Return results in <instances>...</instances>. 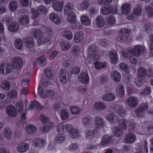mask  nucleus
<instances>
[{
  "instance_id": "1",
  "label": "nucleus",
  "mask_w": 153,
  "mask_h": 153,
  "mask_svg": "<svg viewBox=\"0 0 153 153\" xmlns=\"http://www.w3.org/2000/svg\"><path fill=\"white\" fill-rule=\"evenodd\" d=\"M117 49L120 52L122 58L129 59L131 62L134 64H135L136 62V58L134 56H138L143 54L146 50L144 45H137L134 46L133 50L130 48L128 49V51L129 53L132 55L131 56L121 47L119 46Z\"/></svg>"
},
{
  "instance_id": "2",
  "label": "nucleus",
  "mask_w": 153,
  "mask_h": 153,
  "mask_svg": "<svg viewBox=\"0 0 153 153\" xmlns=\"http://www.w3.org/2000/svg\"><path fill=\"white\" fill-rule=\"evenodd\" d=\"M16 111L13 105H8L6 108V112L9 116L11 117H15L17 114V111L21 113L23 111L24 107L23 104L21 102L19 101L17 102L16 105Z\"/></svg>"
},
{
  "instance_id": "3",
  "label": "nucleus",
  "mask_w": 153,
  "mask_h": 153,
  "mask_svg": "<svg viewBox=\"0 0 153 153\" xmlns=\"http://www.w3.org/2000/svg\"><path fill=\"white\" fill-rule=\"evenodd\" d=\"M138 74L140 77H138L135 80V83L136 85L138 87H140L142 85V82L141 81V77L147 76L149 77H153V73L151 71L149 70L146 71L143 68H140L138 71Z\"/></svg>"
},
{
  "instance_id": "4",
  "label": "nucleus",
  "mask_w": 153,
  "mask_h": 153,
  "mask_svg": "<svg viewBox=\"0 0 153 153\" xmlns=\"http://www.w3.org/2000/svg\"><path fill=\"white\" fill-rule=\"evenodd\" d=\"M40 120L43 123V127L40 128V130L43 132H47L49 129L53 126V123L51 121H48L49 119L45 115L42 114L40 116Z\"/></svg>"
},
{
  "instance_id": "5",
  "label": "nucleus",
  "mask_w": 153,
  "mask_h": 153,
  "mask_svg": "<svg viewBox=\"0 0 153 153\" xmlns=\"http://www.w3.org/2000/svg\"><path fill=\"white\" fill-rule=\"evenodd\" d=\"M33 35L35 37L38 38L37 44L39 46L44 44L48 41L47 39H45L43 33L39 30H35Z\"/></svg>"
},
{
  "instance_id": "6",
  "label": "nucleus",
  "mask_w": 153,
  "mask_h": 153,
  "mask_svg": "<svg viewBox=\"0 0 153 153\" xmlns=\"http://www.w3.org/2000/svg\"><path fill=\"white\" fill-rule=\"evenodd\" d=\"M97 47L95 45H92L89 47L88 52L89 56L88 59H90V63H91V60L98 59L99 56L97 54Z\"/></svg>"
},
{
  "instance_id": "7",
  "label": "nucleus",
  "mask_w": 153,
  "mask_h": 153,
  "mask_svg": "<svg viewBox=\"0 0 153 153\" xmlns=\"http://www.w3.org/2000/svg\"><path fill=\"white\" fill-rule=\"evenodd\" d=\"M45 4H49L51 2L54 10L56 11H59L62 10L63 7V2H59V0H44Z\"/></svg>"
},
{
  "instance_id": "8",
  "label": "nucleus",
  "mask_w": 153,
  "mask_h": 153,
  "mask_svg": "<svg viewBox=\"0 0 153 153\" xmlns=\"http://www.w3.org/2000/svg\"><path fill=\"white\" fill-rule=\"evenodd\" d=\"M11 64L14 68L18 70L22 67L23 62L22 59L21 57L16 56L12 59Z\"/></svg>"
},
{
  "instance_id": "9",
  "label": "nucleus",
  "mask_w": 153,
  "mask_h": 153,
  "mask_svg": "<svg viewBox=\"0 0 153 153\" xmlns=\"http://www.w3.org/2000/svg\"><path fill=\"white\" fill-rule=\"evenodd\" d=\"M37 12H36L34 10H31L30 13L29 14V16L33 19H34L38 16L39 14L42 13L43 14H45L47 12V8L43 6L39 7L37 10Z\"/></svg>"
},
{
  "instance_id": "10",
  "label": "nucleus",
  "mask_w": 153,
  "mask_h": 153,
  "mask_svg": "<svg viewBox=\"0 0 153 153\" xmlns=\"http://www.w3.org/2000/svg\"><path fill=\"white\" fill-rule=\"evenodd\" d=\"M5 70L6 74H8L12 71V68L9 64L6 62H3L0 64V74H4Z\"/></svg>"
},
{
  "instance_id": "11",
  "label": "nucleus",
  "mask_w": 153,
  "mask_h": 153,
  "mask_svg": "<svg viewBox=\"0 0 153 153\" xmlns=\"http://www.w3.org/2000/svg\"><path fill=\"white\" fill-rule=\"evenodd\" d=\"M38 92L40 97L42 98H45L48 97H52L55 94L54 91L51 90H48L44 92L42 91L41 87L39 86Z\"/></svg>"
},
{
  "instance_id": "12",
  "label": "nucleus",
  "mask_w": 153,
  "mask_h": 153,
  "mask_svg": "<svg viewBox=\"0 0 153 153\" xmlns=\"http://www.w3.org/2000/svg\"><path fill=\"white\" fill-rule=\"evenodd\" d=\"M141 13V9L139 6L136 7L133 10V14L130 15L128 18L129 20H131L132 22L136 20L138 17L140 15Z\"/></svg>"
},
{
  "instance_id": "13",
  "label": "nucleus",
  "mask_w": 153,
  "mask_h": 153,
  "mask_svg": "<svg viewBox=\"0 0 153 153\" xmlns=\"http://www.w3.org/2000/svg\"><path fill=\"white\" fill-rule=\"evenodd\" d=\"M135 134L132 133H130L126 134L124 137V142L127 143H134L136 140Z\"/></svg>"
},
{
  "instance_id": "14",
  "label": "nucleus",
  "mask_w": 153,
  "mask_h": 153,
  "mask_svg": "<svg viewBox=\"0 0 153 153\" xmlns=\"http://www.w3.org/2000/svg\"><path fill=\"white\" fill-rule=\"evenodd\" d=\"M78 79L82 83L86 84L89 83L90 78L87 73L81 72L78 76Z\"/></svg>"
},
{
  "instance_id": "15",
  "label": "nucleus",
  "mask_w": 153,
  "mask_h": 153,
  "mask_svg": "<svg viewBox=\"0 0 153 153\" xmlns=\"http://www.w3.org/2000/svg\"><path fill=\"white\" fill-rule=\"evenodd\" d=\"M126 103L131 108H134L137 105V99L134 97H131L128 98L126 101Z\"/></svg>"
},
{
  "instance_id": "16",
  "label": "nucleus",
  "mask_w": 153,
  "mask_h": 153,
  "mask_svg": "<svg viewBox=\"0 0 153 153\" xmlns=\"http://www.w3.org/2000/svg\"><path fill=\"white\" fill-rule=\"evenodd\" d=\"M68 72L65 69L61 70L59 77V80L62 84H65L67 82V75Z\"/></svg>"
},
{
  "instance_id": "17",
  "label": "nucleus",
  "mask_w": 153,
  "mask_h": 153,
  "mask_svg": "<svg viewBox=\"0 0 153 153\" xmlns=\"http://www.w3.org/2000/svg\"><path fill=\"white\" fill-rule=\"evenodd\" d=\"M148 108V106L146 103H142L140 105L139 108L135 111V114L137 116L141 117V114L144 111L147 110Z\"/></svg>"
},
{
  "instance_id": "18",
  "label": "nucleus",
  "mask_w": 153,
  "mask_h": 153,
  "mask_svg": "<svg viewBox=\"0 0 153 153\" xmlns=\"http://www.w3.org/2000/svg\"><path fill=\"white\" fill-rule=\"evenodd\" d=\"M109 56L111 63L115 64L118 62L119 58L117 53L115 50L110 51Z\"/></svg>"
},
{
  "instance_id": "19",
  "label": "nucleus",
  "mask_w": 153,
  "mask_h": 153,
  "mask_svg": "<svg viewBox=\"0 0 153 153\" xmlns=\"http://www.w3.org/2000/svg\"><path fill=\"white\" fill-rule=\"evenodd\" d=\"M71 128V125L68 124L64 125L63 124H60L57 126V130L59 132H64L65 131L68 132L69 129Z\"/></svg>"
},
{
  "instance_id": "20",
  "label": "nucleus",
  "mask_w": 153,
  "mask_h": 153,
  "mask_svg": "<svg viewBox=\"0 0 153 153\" xmlns=\"http://www.w3.org/2000/svg\"><path fill=\"white\" fill-rule=\"evenodd\" d=\"M29 146L26 143H22L18 145L17 147V151L21 153L25 152L29 149Z\"/></svg>"
},
{
  "instance_id": "21",
  "label": "nucleus",
  "mask_w": 153,
  "mask_h": 153,
  "mask_svg": "<svg viewBox=\"0 0 153 153\" xmlns=\"http://www.w3.org/2000/svg\"><path fill=\"white\" fill-rule=\"evenodd\" d=\"M100 11L101 13L104 15H107L111 13L116 14L117 13V10L116 9L113 10L111 7L108 8L103 7L101 9Z\"/></svg>"
},
{
  "instance_id": "22",
  "label": "nucleus",
  "mask_w": 153,
  "mask_h": 153,
  "mask_svg": "<svg viewBox=\"0 0 153 153\" xmlns=\"http://www.w3.org/2000/svg\"><path fill=\"white\" fill-rule=\"evenodd\" d=\"M84 39V35L80 31L77 32L74 35V40L76 43H79L83 41Z\"/></svg>"
},
{
  "instance_id": "23",
  "label": "nucleus",
  "mask_w": 153,
  "mask_h": 153,
  "mask_svg": "<svg viewBox=\"0 0 153 153\" xmlns=\"http://www.w3.org/2000/svg\"><path fill=\"white\" fill-rule=\"evenodd\" d=\"M116 94L119 97H122L125 94V89L124 86L120 85L117 86L116 90Z\"/></svg>"
},
{
  "instance_id": "24",
  "label": "nucleus",
  "mask_w": 153,
  "mask_h": 153,
  "mask_svg": "<svg viewBox=\"0 0 153 153\" xmlns=\"http://www.w3.org/2000/svg\"><path fill=\"white\" fill-rule=\"evenodd\" d=\"M115 95L111 93H108L104 94L102 97V99L104 101H110L114 100Z\"/></svg>"
},
{
  "instance_id": "25",
  "label": "nucleus",
  "mask_w": 153,
  "mask_h": 153,
  "mask_svg": "<svg viewBox=\"0 0 153 153\" xmlns=\"http://www.w3.org/2000/svg\"><path fill=\"white\" fill-rule=\"evenodd\" d=\"M25 129L28 134H32L35 133L37 130L36 128L33 125L28 124L26 126Z\"/></svg>"
},
{
  "instance_id": "26",
  "label": "nucleus",
  "mask_w": 153,
  "mask_h": 153,
  "mask_svg": "<svg viewBox=\"0 0 153 153\" xmlns=\"http://www.w3.org/2000/svg\"><path fill=\"white\" fill-rule=\"evenodd\" d=\"M111 78L115 82H119L121 79L120 73L117 71H114L111 74Z\"/></svg>"
},
{
  "instance_id": "27",
  "label": "nucleus",
  "mask_w": 153,
  "mask_h": 153,
  "mask_svg": "<svg viewBox=\"0 0 153 153\" xmlns=\"http://www.w3.org/2000/svg\"><path fill=\"white\" fill-rule=\"evenodd\" d=\"M50 19L53 22L56 24L60 23L61 20L59 16L54 13L51 14L50 16Z\"/></svg>"
},
{
  "instance_id": "28",
  "label": "nucleus",
  "mask_w": 153,
  "mask_h": 153,
  "mask_svg": "<svg viewBox=\"0 0 153 153\" xmlns=\"http://www.w3.org/2000/svg\"><path fill=\"white\" fill-rule=\"evenodd\" d=\"M46 142L42 138H38L34 140L33 141V145L37 147L44 146L46 144Z\"/></svg>"
},
{
  "instance_id": "29",
  "label": "nucleus",
  "mask_w": 153,
  "mask_h": 153,
  "mask_svg": "<svg viewBox=\"0 0 153 153\" xmlns=\"http://www.w3.org/2000/svg\"><path fill=\"white\" fill-rule=\"evenodd\" d=\"M19 22L22 25H26L29 23V19L26 15L20 16L19 18Z\"/></svg>"
},
{
  "instance_id": "30",
  "label": "nucleus",
  "mask_w": 153,
  "mask_h": 153,
  "mask_svg": "<svg viewBox=\"0 0 153 153\" xmlns=\"http://www.w3.org/2000/svg\"><path fill=\"white\" fill-rule=\"evenodd\" d=\"M122 13L124 14H127L130 12V6L129 4L126 3L123 4L121 7Z\"/></svg>"
},
{
  "instance_id": "31",
  "label": "nucleus",
  "mask_w": 153,
  "mask_h": 153,
  "mask_svg": "<svg viewBox=\"0 0 153 153\" xmlns=\"http://www.w3.org/2000/svg\"><path fill=\"white\" fill-rule=\"evenodd\" d=\"M19 28V25L16 22L11 23L8 27V30L10 32H16L18 30Z\"/></svg>"
},
{
  "instance_id": "32",
  "label": "nucleus",
  "mask_w": 153,
  "mask_h": 153,
  "mask_svg": "<svg viewBox=\"0 0 153 153\" xmlns=\"http://www.w3.org/2000/svg\"><path fill=\"white\" fill-rule=\"evenodd\" d=\"M68 132L70 136L72 138H76L79 136V134L77 130L74 129L71 126V128L68 130Z\"/></svg>"
},
{
  "instance_id": "33",
  "label": "nucleus",
  "mask_w": 153,
  "mask_h": 153,
  "mask_svg": "<svg viewBox=\"0 0 153 153\" xmlns=\"http://www.w3.org/2000/svg\"><path fill=\"white\" fill-rule=\"evenodd\" d=\"M94 125L97 129L101 128L103 126V121L102 119L99 117H97L95 119Z\"/></svg>"
},
{
  "instance_id": "34",
  "label": "nucleus",
  "mask_w": 153,
  "mask_h": 153,
  "mask_svg": "<svg viewBox=\"0 0 153 153\" xmlns=\"http://www.w3.org/2000/svg\"><path fill=\"white\" fill-rule=\"evenodd\" d=\"M65 139V137L62 134L59 133L56 137L55 142L57 143H61L64 142Z\"/></svg>"
},
{
  "instance_id": "35",
  "label": "nucleus",
  "mask_w": 153,
  "mask_h": 153,
  "mask_svg": "<svg viewBox=\"0 0 153 153\" xmlns=\"http://www.w3.org/2000/svg\"><path fill=\"white\" fill-rule=\"evenodd\" d=\"M81 22L83 25L88 26L91 24V21L88 17L84 16H81Z\"/></svg>"
},
{
  "instance_id": "36",
  "label": "nucleus",
  "mask_w": 153,
  "mask_h": 153,
  "mask_svg": "<svg viewBox=\"0 0 153 153\" xmlns=\"http://www.w3.org/2000/svg\"><path fill=\"white\" fill-rule=\"evenodd\" d=\"M25 40L27 47L31 48L34 47V42L32 38H25Z\"/></svg>"
},
{
  "instance_id": "37",
  "label": "nucleus",
  "mask_w": 153,
  "mask_h": 153,
  "mask_svg": "<svg viewBox=\"0 0 153 153\" xmlns=\"http://www.w3.org/2000/svg\"><path fill=\"white\" fill-rule=\"evenodd\" d=\"M63 36L66 39L71 40L73 38V34L72 32L68 30H65L62 33Z\"/></svg>"
},
{
  "instance_id": "38",
  "label": "nucleus",
  "mask_w": 153,
  "mask_h": 153,
  "mask_svg": "<svg viewBox=\"0 0 153 153\" xmlns=\"http://www.w3.org/2000/svg\"><path fill=\"white\" fill-rule=\"evenodd\" d=\"M1 88L4 91L8 90L10 87V84L9 82L7 81H4L1 84Z\"/></svg>"
},
{
  "instance_id": "39",
  "label": "nucleus",
  "mask_w": 153,
  "mask_h": 153,
  "mask_svg": "<svg viewBox=\"0 0 153 153\" xmlns=\"http://www.w3.org/2000/svg\"><path fill=\"white\" fill-rule=\"evenodd\" d=\"M111 140V137L108 135L104 136L102 138L100 143L101 145H104L110 143Z\"/></svg>"
},
{
  "instance_id": "40",
  "label": "nucleus",
  "mask_w": 153,
  "mask_h": 153,
  "mask_svg": "<svg viewBox=\"0 0 153 153\" xmlns=\"http://www.w3.org/2000/svg\"><path fill=\"white\" fill-rule=\"evenodd\" d=\"M35 107H36L37 109L38 110L42 108L41 105H40V103L38 102H37L36 101L34 100L30 104L29 107H28V109L29 110H31Z\"/></svg>"
},
{
  "instance_id": "41",
  "label": "nucleus",
  "mask_w": 153,
  "mask_h": 153,
  "mask_svg": "<svg viewBox=\"0 0 153 153\" xmlns=\"http://www.w3.org/2000/svg\"><path fill=\"white\" fill-rule=\"evenodd\" d=\"M94 107L95 109L98 110H102L105 108V106L103 103L97 102L94 104Z\"/></svg>"
},
{
  "instance_id": "42",
  "label": "nucleus",
  "mask_w": 153,
  "mask_h": 153,
  "mask_svg": "<svg viewBox=\"0 0 153 153\" xmlns=\"http://www.w3.org/2000/svg\"><path fill=\"white\" fill-rule=\"evenodd\" d=\"M96 23L97 26L99 27H103L105 25L104 21L101 16H98L97 18Z\"/></svg>"
},
{
  "instance_id": "43",
  "label": "nucleus",
  "mask_w": 153,
  "mask_h": 153,
  "mask_svg": "<svg viewBox=\"0 0 153 153\" xmlns=\"http://www.w3.org/2000/svg\"><path fill=\"white\" fill-rule=\"evenodd\" d=\"M130 33V30L126 28H123L121 30L119 34L121 36H123V37H125L126 39V38L128 36Z\"/></svg>"
},
{
  "instance_id": "44",
  "label": "nucleus",
  "mask_w": 153,
  "mask_h": 153,
  "mask_svg": "<svg viewBox=\"0 0 153 153\" xmlns=\"http://www.w3.org/2000/svg\"><path fill=\"white\" fill-rule=\"evenodd\" d=\"M37 62H39L41 66H43L47 64V60L45 56H42L39 59H36L35 62V63H36Z\"/></svg>"
},
{
  "instance_id": "45",
  "label": "nucleus",
  "mask_w": 153,
  "mask_h": 153,
  "mask_svg": "<svg viewBox=\"0 0 153 153\" xmlns=\"http://www.w3.org/2000/svg\"><path fill=\"white\" fill-rule=\"evenodd\" d=\"M61 118L63 120H65L67 119L69 116V114L68 111L66 109H63L61 110L60 113Z\"/></svg>"
},
{
  "instance_id": "46",
  "label": "nucleus",
  "mask_w": 153,
  "mask_h": 153,
  "mask_svg": "<svg viewBox=\"0 0 153 153\" xmlns=\"http://www.w3.org/2000/svg\"><path fill=\"white\" fill-rule=\"evenodd\" d=\"M14 45L16 49L19 50L21 49L23 45L22 41L20 39H16L14 41Z\"/></svg>"
},
{
  "instance_id": "47",
  "label": "nucleus",
  "mask_w": 153,
  "mask_h": 153,
  "mask_svg": "<svg viewBox=\"0 0 153 153\" xmlns=\"http://www.w3.org/2000/svg\"><path fill=\"white\" fill-rule=\"evenodd\" d=\"M72 7V5L70 3H68L66 4L64 7V11L66 14H70V12H73V9Z\"/></svg>"
},
{
  "instance_id": "48",
  "label": "nucleus",
  "mask_w": 153,
  "mask_h": 153,
  "mask_svg": "<svg viewBox=\"0 0 153 153\" xmlns=\"http://www.w3.org/2000/svg\"><path fill=\"white\" fill-rule=\"evenodd\" d=\"M81 52L80 48L78 46L74 47L71 51V53L73 55H76Z\"/></svg>"
},
{
  "instance_id": "49",
  "label": "nucleus",
  "mask_w": 153,
  "mask_h": 153,
  "mask_svg": "<svg viewBox=\"0 0 153 153\" xmlns=\"http://www.w3.org/2000/svg\"><path fill=\"white\" fill-rule=\"evenodd\" d=\"M9 7L11 10L14 11L16 10L18 7L17 3L14 1H11L9 4Z\"/></svg>"
},
{
  "instance_id": "50",
  "label": "nucleus",
  "mask_w": 153,
  "mask_h": 153,
  "mask_svg": "<svg viewBox=\"0 0 153 153\" xmlns=\"http://www.w3.org/2000/svg\"><path fill=\"white\" fill-rule=\"evenodd\" d=\"M71 47L70 45L67 42H62L61 43V48L62 50L66 51L69 50Z\"/></svg>"
},
{
  "instance_id": "51",
  "label": "nucleus",
  "mask_w": 153,
  "mask_h": 153,
  "mask_svg": "<svg viewBox=\"0 0 153 153\" xmlns=\"http://www.w3.org/2000/svg\"><path fill=\"white\" fill-rule=\"evenodd\" d=\"M117 117H114L112 114H109L107 115L106 117V119L111 123H115V120H116Z\"/></svg>"
},
{
  "instance_id": "52",
  "label": "nucleus",
  "mask_w": 153,
  "mask_h": 153,
  "mask_svg": "<svg viewBox=\"0 0 153 153\" xmlns=\"http://www.w3.org/2000/svg\"><path fill=\"white\" fill-rule=\"evenodd\" d=\"M118 0H98V2L100 5H104L108 4L110 3L112 1L117 2Z\"/></svg>"
},
{
  "instance_id": "53",
  "label": "nucleus",
  "mask_w": 153,
  "mask_h": 153,
  "mask_svg": "<svg viewBox=\"0 0 153 153\" xmlns=\"http://www.w3.org/2000/svg\"><path fill=\"white\" fill-rule=\"evenodd\" d=\"M71 13L68 14L67 19L69 22H73L75 21L76 16L75 14L73 12H70Z\"/></svg>"
},
{
  "instance_id": "54",
  "label": "nucleus",
  "mask_w": 153,
  "mask_h": 153,
  "mask_svg": "<svg viewBox=\"0 0 153 153\" xmlns=\"http://www.w3.org/2000/svg\"><path fill=\"white\" fill-rule=\"evenodd\" d=\"M90 3L89 2L85 0L81 3L80 6V9L82 10H84L87 9L89 6Z\"/></svg>"
},
{
  "instance_id": "55",
  "label": "nucleus",
  "mask_w": 153,
  "mask_h": 153,
  "mask_svg": "<svg viewBox=\"0 0 153 153\" xmlns=\"http://www.w3.org/2000/svg\"><path fill=\"white\" fill-rule=\"evenodd\" d=\"M113 133L114 136L117 137L121 136L123 134V132L121 129L118 128L116 127L113 130Z\"/></svg>"
},
{
  "instance_id": "56",
  "label": "nucleus",
  "mask_w": 153,
  "mask_h": 153,
  "mask_svg": "<svg viewBox=\"0 0 153 153\" xmlns=\"http://www.w3.org/2000/svg\"><path fill=\"white\" fill-rule=\"evenodd\" d=\"M78 147L77 144L75 143H72L68 147V150L71 152H74L76 150Z\"/></svg>"
},
{
  "instance_id": "57",
  "label": "nucleus",
  "mask_w": 153,
  "mask_h": 153,
  "mask_svg": "<svg viewBox=\"0 0 153 153\" xmlns=\"http://www.w3.org/2000/svg\"><path fill=\"white\" fill-rule=\"evenodd\" d=\"M4 134L7 139H10L12 137L11 130L9 128H5L4 130Z\"/></svg>"
},
{
  "instance_id": "58",
  "label": "nucleus",
  "mask_w": 153,
  "mask_h": 153,
  "mask_svg": "<svg viewBox=\"0 0 153 153\" xmlns=\"http://www.w3.org/2000/svg\"><path fill=\"white\" fill-rule=\"evenodd\" d=\"M120 68L123 71L127 73L129 71L128 67L125 63L123 62H121L119 65Z\"/></svg>"
},
{
  "instance_id": "59",
  "label": "nucleus",
  "mask_w": 153,
  "mask_h": 153,
  "mask_svg": "<svg viewBox=\"0 0 153 153\" xmlns=\"http://www.w3.org/2000/svg\"><path fill=\"white\" fill-rule=\"evenodd\" d=\"M94 65L96 68L100 69L106 67L107 64L105 62L101 63L97 62H95Z\"/></svg>"
},
{
  "instance_id": "60",
  "label": "nucleus",
  "mask_w": 153,
  "mask_h": 153,
  "mask_svg": "<svg viewBox=\"0 0 153 153\" xmlns=\"http://www.w3.org/2000/svg\"><path fill=\"white\" fill-rule=\"evenodd\" d=\"M149 43L150 44V53L153 56V34L151 35L149 37Z\"/></svg>"
},
{
  "instance_id": "61",
  "label": "nucleus",
  "mask_w": 153,
  "mask_h": 153,
  "mask_svg": "<svg viewBox=\"0 0 153 153\" xmlns=\"http://www.w3.org/2000/svg\"><path fill=\"white\" fill-rule=\"evenodd\" d=\"M72 114H77L80 112V110L77 107L75 106H72L70 108Z\"/></svg>"
},
{
  "instance_id": "62",
  "label": "nucleus",
  "mask_w": 153,
  "mask_h": 153,
  "mask_svg": "<svg viewBox=\"0 0 153 153\" xmlns=\"http://www.w3.org/2000/svg\"><path fill=\"white\" fill-rule=\"evenodd\" d=\"M151 93L150 88L149 87H146L144 89L141 93V94L143 96L148 95Z\"/></svg>"
},
{
  "instance_id": "63",
  "label": "nucleus",
  "mask_w": 153,
  "mask_h": 153,
  "mask_svg": "<svg viewBox=\"0 0 153 153\" xmlns=\"http://www.w3.org/2000/svg\"><path fill=\"white\" fill-rule=\"evenodd\" d=\"M108 24L110 25H114L116 22L115 19L113 16H110L108 17L106 20Z\"/></svg>"
},
{
  "instance_id": "64",
  "label": "nucleus",
  "mask_w": 153,
  "mask_h": 153,
  "mask_svg": "<svg viewBox=\"0 0 153 153\" xmlns=\"http://www.w3.org/2000/svg\"><path fill=\"white\" fill-rule=\"evenodd\" d=\"M8 95L11 98L16 97L17 96V93L16 91L12 90L9 92L8 94Z\"/></svg>"
}]
</instances>
